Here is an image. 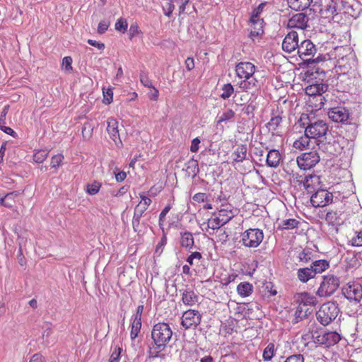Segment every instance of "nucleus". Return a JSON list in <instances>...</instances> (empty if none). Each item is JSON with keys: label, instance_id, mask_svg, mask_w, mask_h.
<instances>
[{"label": "nucleus", "instance_id": "obj_5", "mask_svg": "<svg viewBox=\"0 0 362 362\" xmlns=\"http://www.w3.org/2000/svg\"><path fill=\"white\" fill-rule=\"evenodd\" d=\"M243 245L246 247L256 248L264 239V233L259 228H249L241 234Z\"/></svg>", "mask_w": 362, "mask_h": 362}, {"label": "nucleus", "instance_id": "obj_7", "mask_svg": "<svg viewBox=\"0 0 362 362\" xmlns=\"http://www.w3.org/2000/svg\"><path fill=\"white\" fill-rule=\"evenodd\" d=\"M327 84L318 81H315V83H313L305 88V93L313 97V99L316 98V101H319V104H315V107L321 109L323 106L324 97L322 93L327 91Z\"/></svg>", "mask_w": 362, "mask_h": 362}, {"label": "nucleus", "instance_id": "obj_40", "mask_svg": "<svg viewBox=\"0 0 362 362\" xmlns=\"http://www.w3.org/2000/svg\"><path fill=\"white\" fill-rule=\"evenodd\" d=\"M329 267V262L325 259H320L313 262L311 269H313L315 274L321 273Z\"/></svg>", "mask_w": 362, "mask_h": 362}, {"label": "nucleus", "instance_id": "obj_64", "mask_svg": "<svg viewBox=\"0 0 362 362\" xmlns=\"http://www.w3.org/2000/svg\"><path fill=\"white\" fill-rule=\"evenodd\" d=\"M29 362H45V358L41 354H35L30 358Z\"/></svg>", "mask_w": 362, "mask_h": 362}, {"label": "nucleus", "instance_id": "obj_20", "mask_svg": "<svg viewBox=\"0 0 362 362\" xmlns=\"http://www.w3.org/2000/svg\"><path fill=\"white\" fill-rule=\"evenodd\" d=\"M295 300L301 306H315L317 304L316 296L308 292H300L295 295Z\"/></svg>", "mask_w": 362, "mask_h": 362}, {"label": "nucleus", "instance_id": "obj_32", "mask_svg": "<svg viewBox=\"0 0 362 362\" xmlns=\"http://www.w3.org/2000/svg\"><path fill=\"white\" fill-rule=\"evenodd\" d=\"M218 274V273L216 274V278L218 279V281L223 286H228L230 283L234 281L238 276V275L233 272L229 274L226 269H222L220 275Z\"/></svg>", "mask_w": 362, "mask_h": 362}, {"label": "nucleus", "instance_id": "obj_16", "mask_svg": "<svg viewBox=\"0 0 362 362\" xmlns=\"http://www.w3.org/2000/svg\"><path fill=\"white\" fill-rule=\"evenodd\" d=\"M298 47V35L297 32L292 30L284 37L282 42V49L288 53L297 49Z\"/></svg>", "mask_w": 362, "mask_h": 362}, {"label": "nucleus", "instance_id": "obj_54", "mask_svg": "<svg viewBox=\"0 0 362 362\" xmlns=\"http://www.w3.org/2000/svg\"><path fill=\"white\" fill-rule=\"evenodd\" d=\"M64 158V156L61 153L53 156L51 158V167L52 168H59L62 165Z\"/></svg>", "mask_w": 362, "mask_h": 362}, {"label": "nucleus", "instance_id": "obj_41", "mask_svg": "<svg viewBox=\"0 0 362 362\" xmlns=\"http://www.w3.org/2000/svg\"><path fill=\"white\" fill-rule=\"evenodd\" d=\"M312 252L309 250H302L299 251L296 256V259L299 264L308 263L312 259Z\"/></svg>", "mask_w": 362, "mask_h": 362}, {"label": "nucleus", "instance_id": "obj_4", "mask_svg": "<svg viewBox=\"0 0 362 362\" xmlns=\"http://www.w3.org/2000/svg\"><path fill=\"white\" fill-rule=\"evenodd\" d=\"M312 338L315 344L329 347L341 340V335L337 332L321 330L313 332Z\"/></svg>", "mask_w": 362, "mask_h": 362}, {"label": "nucleus", "instance_id": "obj_52", "mask_svg": "<svg viewBox=\"0 0 362 362\" xmlns=\"http://www.w3.org/2000/svg\"><path fill=\"white\" fill-rule=\"evenodd\" d=\"M170 209H171L170 204H168L167 206H165V208L162 210V211L160 212V214L159 215L158 224H159L160 228L162 229V230L163 232H164L163 226H164V223H165V216H166V214L170 210Z\"/></svg>", "mask_w": 362, "mask_h": 362}, {"label": "nucleus", "instance_id": "obj_9", "mask_svg": "<svg viewBox=\"0 0 362 362\" xmlns=\"http://www.w3.org/2000/svg\"><path fill=\"white\" fill-rule=\"evenodd\" d=\"M332 201V193L325 189H318L310 197V203L315 208L326 206Z\"/></svg>", "mask_w": 362, "mask_h": 362}, {"label": "nucleus", "instance_id": "obj_25", "mask_svg": "<svg viewBox=\"0 0 362 362\" xmlns=\"http://www.w3.org/2000/svg\"><path fill=\"white\" fill-rule=\"evenodd\" d=\"M341 214L337 210L329 211L325 216L327 224L332 226H339L342 223Z\"/></svg>", "mask_w": 362, "mask_h": 362}, {"label": "nucleus", "instance_id": "obj_44", "mask_svg": "<svg viewBox=\"0 0 362 362\" xmlns=\"http://www.w3.org/2000/svg\"><path fill=\"white\" fill-rule=\"evenodd\" d=\"M49 152L45 149L36 150L33 154V160L37 163H42L47 158Z\"/></svg>", "mask_w": 362, "mask_h": 362}, {"label": "nucleus", "instance_id": "obj_61", "mask_svg": "<svg viewBox=\"0 0 362 362\" xmlns=\"http://www.w3.org/2000/svg\"><path fill=\"white\" fill-rule=\"evenodd\" d=\"M109 26L110 22L108 21H102L98 24L97 31L99 34H103L108 29Z\"/></svg>", "mask_w": 362, "mask_h": 362}, {"label": "nucleus", "instance_id": "obj_45", "mask_svg": "<svg viewBox=\"0 0 362 362\" xmlns=\"http://www.w3.org/2000/svg\"><path fill=\"white\" fill-rule=\"evenodd\" d=\"M221 90L222 93L220 95V97L223 100H226L234 93V88L230 83H228L222 86Z\"/></svg>", "mask_w": 362, "mask_h": 362}, {"label": "nucleus", "instance_id": "obj_27", "mask_svg": "<svg viewBox=\"0 0 362 362\" xmlns=\"http://www.w3.org/2000/svg\"><path fill=\"white\" fill-rule=\"evenodd\" d=\"M180 244L182 247L191 250L194 245V240L192 233L185 231L180 233Z\"/></svg>", "mask_w": 362, "mask_h": 362}, {"label": "nucleus", "instance_id": "obj_21", "mask_svg": "<svg viewBox=\"0 0 362 362\" xmlns=\"http://www.w3.org/2000/svg\"><path fill=\"white\" fill-rule=\"evenodd\" d=\"M349 6L346 0H331L327 5V11L332 15H337L341 12H348Z\"/></svg>", "mask_w": 362, "mask_h": 362}, {"label": "nucleus", "instance_id": "obj_29", "mask_svg": "<svg viewBox=\"0 0 362 362\" xmlns=\"http://www.w3.org/2000/svg\"><path fill=\"white\" fill-rule=\"evenodd\" d=\"M224 224L221 223L220 218L218 217L215 213H214L211 217L208 219L206 231L209 235H212L215 230L219 229Z\"/></svg>", "mask_w": 362, "mask_h": 362}, {"label": "nucleus", "instance_id": "obj_46", "mask_svg": "<svg viewBox=\"0 0 362 362\" xmlns=\"http://www.w3.org/2000/svg\"><path fill=\"white\" fill-rule=\"evenodd\" d=\"M281 120V117L279 115L272 117L267 125L269 131L274 133L279 127Z\"/></svg>", "mask_w": 362, "mask_h": 362}, {"label": "nucleus", "instance_id": "obj_42", "mask_svg": "<svg viewBox=\"0 0 362 362\" xmlns=\"http://www.w3.org/2000/svg\"><path fill=\"white\" fill-rule=\"evenodd\" d=\"M276 353L275 345L269 343L263 351L262 358L264 361H270Z\"/></svg>", "mask_w": 362, "mask_h": 362}, {"label": "nucleus", "instance_id": "obj_50", "mask_svg": "<svg viewBox=\"0 0 362 362\" xmlns=\"http://www.w3.org/2000/svg\"><path fill=\"white\" fill-rule=\"evenodd\" d=\"M202 259V255L199 252H192L187 258V262L190 266H193L195 263L199 262Z\"/></svg>", "mask_w": 362, "mask_h": 362}, {"label": "nucleus", "instance_id": "obj_33", "mask_svg": "<svg viewBox=\"0 0 362 362\" xmlns=\"http://www.w3.org/2000/svg\"><path fill=\"white\" fill-rule=\"evenodd\" d=\"M310 138L311 137L305 132L304 135L300 136L293 142V146L300 151L308 148L310 146Z\"/></svg>", "mask_w": 362, "mask_h": 362}, {"label": "nucleus", "instance_id": "obj_8", "mask_svg": "<svg viewBox=\"0 0 362 362\" xmlns=\"http://www.w3.org/2000/svg\"><path fill=\"white\" fill-rule=\"evenodd\" d=\"M320 160V156L316 150L303 153L296 158L298 167L304 170H309L315 166Z\"/></svg>", "mask_w": 362, "mask_h": 362}, {"label": "nucleus", "instance_id": "obj_15", "mask_svg": "<svg viewBox=\"0 0 362 362\" xmlns=\"http://www.w3.org/2000/svg\"><path fill=\"white\" fill-rule=\"evenodd\" d=\"M315 51V46L310 40H304L300 44L298 43L297 52L303 61H308V63H310V59H308L306 57L313 56Z\"/></svg>", "mask_w": 362, "mask_h": 362}, {"label": "nucleus", "instance_id": "obj_3", "mask_svg": "<svg viewBox=\"0 0 362 362\" xmlns=\"http://www.w3.org/2000/svg\"><path fill=\"white\" fill-rule=\"evenodd\" d=\"M339 312L337 303L334 302H327L322 304L316 312L317 321L322 325H329L336 319Z\"/></svg>", "mask_w": 362, "mask_h": 362}, {"label": "nucleus", "instance_id": "obj_37", "mask_svg": "<svg viewBox=\"0 0 362 362\" xmlns=\"http://www.w3.org/2000/svg\"><path fill=\"white\" fill-rule=\"evenodd\" d=\"M307 74L308 76L311 78V79L318 78L320 81H323L324 78L325 77V71L320 66L315 65L313 66H310Z\"/></svg>", "mask_w": 362, "mask_h": 362}, {"label": "nucleus", "instance_id": "obj_24", "mask_svg": "<svg viewBox=\"0 0 362 362\" xmlns=\"http://www.w3.org/2000/svg\"><path fill=\"white\" fill-rule=\"evenodd\" d=\"M8 110H9V106L8 105H6L3 108V110H2L1 112V115H0V129L1 131H3L4 132H5L6 134L12 136L13 138H16L18 136L17 133L14 130H13L11 127H8L6 126V115L8 114Z\"/></svg>", "mask_w": 362, "mask_h": 362}, {"label": "nucleus", "instance_id": "obj_63", "mask_svg": "<svg viewBox=\"0 0 362 362\" xmlns=\"http://www.w3.org/2000/svg\"><path fill=\"white\" fill-rule=\"evenodd\" d=\"M200 142H201V141L198 137L194 139L192 141L191 146H190V151L192 153H197L199 151Z\"/></svg>", "mask_w": 362, "mask_h": 362}, {"label": "nucleus", "instance_id": "obj_26", "mask_svg": "<svg viewBox=\"0 0 362 362\" xmlns=\"http://www.w3.org/2000/svg\"><path fill=\"white\" fill-rule=\"evenodd\" d=\"M21 194L22 192L19 191H14L7 193L4 197H0V205L7 208H12L16 202V198Z\"/></svg>", "mask_w": 362, "mask_h": 362}, {"label": "nucleus", "instance_id": "obj_12", "mask_svg": "<svg viewBox=\"0 0 362 362\" xmlns=\"http://www.w3.org/2000/svg\"><path fill=\"white\" fill-rule=\"evenodd\" d=\"M181 325L186 329L197 327L201 322L202 315L198 310L189 309L183 313Z\"/></svg>", "mask_w": 362, "mask_h": 362}, {"label": "nucleus", "instance_id": "obj_39", "mask_svg": "<svg viewBox=\"0 0 362 362\" xmlns=\"http://www.w3.org/2000/svg\"><path fill=\"white\" fill-rule=\"evenodd\" d=\"M253 290L252 284L247 282L240 283L237 287L238 294L242 297L249 296Z\"/></svg>", "mask_w": 362, "mask_h": 362}, {"label": "nucleus", "instance_id": "obj_11", "mask_svg": "<svg viewBox=\"0 0 362 362\" xmlns=\"http://www.w3.org/2000/svg\"><path fill=\"white\" fill-rule=\"evenodd\" d=\"M342 292L350 301L359 302L362 299V286L357 281H350L344 286Z\"/></svg>", "mask_w": 362, "mask_h": 362}, {"label": "nucleus", "instance_id": "obj_49", "mask_svg": "<svg viewBox=\"0 0 362 362\" xmlns=\"http://www.w3.org/2000/svg\"><path fill=\"white\" fill-rule=\"evenodd\" d=\"M128 27V23L127 21L125 18H119L115 25V28L117 31L121 32L122 33H124Z\"/></svg>", "mask_w": 362, "mask_h": 362}, {"label": "nucleus", "instance_id": "obj_22", "mask_svg": "<svg viewBox=\"0 0 362 362\" xmlns=\"http://www.w3.org/2000/svg\"><path fill=\"white\" fill-rule=\"evenodd\" d=\"M220 218L221 223L224 225L228 223L234 216L233 206L228 203L222 204L215 213Z\"/></svg>", "mask_w": 362, "mask_h": 362}, {"label": "nucleus", "instance_id": "obj_30", "mask_svg": "<svg viewBox=\"0 0 362 362\" xmlns=\"http://www.w3.org/2000/svg\"><path fill=\"white\" fill-rule=\"evenodd\" d=\"M139 197L141 198V201L136 206L134 213L138 216H143V214L147 210L152 201L150 198L144 194H140Z\"/></svg>", "mask_w": 362, "mask_h": 362}, {"label": "nucleus", "instance_id": "obj_1", "mask_svg": "<svg viewBox=\"0 0 362 362\" xmlns=\"http://www.w3.org/2000/svg\"><path fill=\"white\" fill-rule=\"evenodd\" d=\"M257 67L250 62H240L235 64V74L239 79L238 87L243 91L250 93L259 88V81L255 74Z\"/></svg>", "mask_w": 362, "mask_h": 362}, {"label": "nucleus", "instance_id": "obj_57", "mask_svg": "<svg viewBox=\"0 0 362 362\" xmlns=\"http://www.w3.org/2000/svg\"><path fill=\"white\" fill-rule=\"evenodd\" d=\"M113 100V91L112 89L108 88L103 90V103L106 105L110 104Z\"/></svg>", "mask_w": 362, "mask_h": 362}, {"label": "nucleus", "instance_id": "obj_59", "mask_svg": "<svg viewBox=\"0 0 362 362\" xmlns=\"http://www.w3.org/2000/svg\"><path fill=\"white\" fill-rule=\"evenodd\" d=\"M72 58L71 57H64L62 63V67L66 71L70 72L72 71Z\"/></svg>", "mask_w": 362, "mask_h": 362}, {"label": "nucleus", "instance_id": "obj_13", "mask_svg": "<svg viewBox=\"0 0 362 362\" xmlns=\"http://www.w3.org/2000/svg\"><path fill=\"white\" fill-rule=\"evenodd\" d=\"M305 131L311 138L318 139L327 134L328 125L323 120H317L309 124Z\"/></svg>", "mask_w": 362, "mask_h": 362}, {"label": "nucleus", "instance_id": "obj_17", "mask_svg": "<svg viewBox=\"0 0 362 362\" xmlns=\"http://www.w3.org/2000/svg\"><path fill=\"white\" fill-rule=\"evenodd\" d=\"M250 38L255 41L258 40L264 34V20L263 18H255L252 19V17L250 18Z\"/></svg>", "mask_w": 362, "mask_h": 362}, {"label": "nucleus", "instance_id": "obj_56", "mask_svg": "<svg viewBox=\"0 0 362 362\" xmlns=\"http://www.w3.org/2000/svg\"><path fill=\"white\" fill-rule=\"evenodd\" d=\"M192 199L197 203H203L205 202H209V195L206 193L198 192L196 193L193 197Z\"/></svg>", "mask_w": 362, "mask_h": 362}, {"label": "nucleus", "instance_id": "obj_18", "mask_svg": "<svg viewBox=\"0 0 362 362\" xmlns=\"http://www.w3.org/2000/svg\"><path fill=\"white\" fill-rule=\"evenodd\" d=\"M329 117L335 122H344L349 117V111L342 107L331 108L328 112Z\"/></svg>", "mask_w": 362, "mask_h": 362}, {"label": "nucleus", "instance_id": "obj_48", "mask_svg": "<svg viewBox=\"0 0 362 362\" xmlns=\"http://www.w3.org/2000/svg\"><path fill=\"white\" fill-rule=\"evenodd\" d=\"M123 349L122 347L115 346L114 347L110 357L109 358V362H119L120 357L122 356V353Z\"/></svg>", "mask_w": 362, "mask_h": 362}, {"label": "nucleus", "instance_id": "obj_14", "mask_svg": "<svg viewBox=\"0 0 362 362\" xmlns=\"http://www.w3.org/2000/svg\"><path fill=\"white\" fill-rule=\"evenodd\" d=\"M298 181L303 185L308 192H313L317 189H318L322 184L320 176L316 174L308 175L301 180Z\"/></svg>", "mask_w": 362, "mask_h": 362}, {"label": "nucleus", "instance_id": "obj_19", "mask_svg": "<svg viewBox=\"0 0 362 362\" xmlns=\"http://www.w3.org/2000/svg\"><path fill=\"white\" fill-rule=\"evenodd\" d=\"M308 21V16L303 13H299L293 15L291 18H289L287 26L289 28L304 30L307 27Z\"/></svg>", "mask_w": 362, "mask_h": 362}, {"label": "nucleus", "instance_id": "obj_58", "mask_svg": "<svg viewBox=\"0 0 362 362\" xmlns=\"http://www.w3.org/2000/svg\"><path fill=\"white\" fill-rule=\"evenodd\" d=\"M167 244V237L165 234H163V237L161 238L160 242L157 244L156 247V253L160 255L163 251V249Z\"/></svg>", "mask_w": 362, "mask_h": 362}, {"label": "nucleus", "instance_id": "obj_23", "mask_svg": "<svg viewBox=\"0 0 362 362\" xmlns=\"http://www.w3.org/2000/svg\"><path fill=\"white\" fill-rule=\"evenodd\" d=\"M354 86V79L346 74H341L337 78V86L341 92H348Z\"/></svg>", "mask_w": 362, "mask_h": 362}, {"label": "nucleus", "instance_id": "obj_35", "mask_svg": "<svg viewBox=\"0 0 362 362\" xmlns=\"http://www.w3.org/2000/svg\"><path fill=\"white\" fill-rule=\"evenodd\" d=\"M312 0H288L291 8L295 11H303L308 8Z\"/></svg>", "mask_w": 362, "mask_h": 362}, {"label": "nucleus", "instance_id": "obj_2", "mask_svg": "<svg viewBox=\"0 0 362 362\" xmlns=\"http://www.w3.org/2000/svg\"><path fill=\"white\" fill-rule=\"evenodd\" d=\"M173 336V331L170 325L165 322L156 324L151 331V338L154 342L153 349L155 351L154 356L164 351Z\"/></svg>", "mask_w": 362, "mask_h": 362}, {"label": "nucleus", "instance_id": "obj_38", "mask_svg": "<svg viewBox=\"0 0 362 362\" xmlns=\"http://www.w3.org/2000/svg\"><path fill=\"white\" fill-rule=\"evenodd\" d=\"M315 275V272L311 268L300 269L298 272V277L299 280L304 283L313 278Z\"/></svg>", "mask_w": 362, "mask_h": 362}, {"label": "nucleus", "instance_id": "obj_28", "mask_svg": "<svg viewBox=\"0 0 362 362\" xmlns=\"http://www.w3.org/2000/svg\"><path fill=\"white\" fill-rule=\"evenodd\" d=\"M247 146L245 144L238 145L233 152L231 153V158L233 162H243L247 156Z\"/></svg>", "mask_w": 362, "mask_h": 362}, {"label": "nucleus", "instance_id": "obj_55", "mask_svg": "<svg viewBox=\"0 0 362 362\" xmlns=\"http://www.w3.org/2000/svg\"><path fill=\"white\" fill-rule=\"evenodd\" d=\"M351 243L354 247H362V229L356 233V235L351 239Z\"/></svg>", "mask_w": 362, "mask_h": 362}, {"label": "nucleus", "instance_id": "obj_62", "mask_svg": "<svg viewBox=\"0 0 362 362\" xmlns=\"http://www.w3.org/2000/svg\"><path fill=\"white\" fill-rule=\"evenodd\" d=\"M284 362H305V359L301 354H293L287 357Z\"/></svg>", "mask_w": 362, "mask_h": 362}, {"label": "nucleus", "instance_id": "obj_34", "mask_svg": "<svg viewBox=\"0 0 362 362\" xmlns=\"http://www.w3.org/2000/svg\"><path fill=\"white\" fill-rule=\"evenodd\" d=\"M198 296L193 291L186 290L182 293V300L186 305L192 306L198 302Z\"/></svg>", "mask_w": 362, "mask_h": 362}, {"label": "nucleus", "instance_id": "obj_60", "mask_svg": "<svg viewBox=\"0 0 362 362\" xmlns=\"http://www.w3.org/2000/svg\"><path fill=\"white\" fill-rule=\"evenodd\" d=\"M265 3H261L256 8H255L251 14L250 17H252V19L255 18H262L261 17L262 12L263 11V8L265 6Z\"/></svg>", "mask_w": 362, "mask_h": 362}, {"label": "nucleus", "instance_id": "obj_6", "mask_svg": "<svg viewBox=\"0 0 362 362\" xmlns=\"http://www.w3.org/2000/svg\"><path fill=\"white\" fill-rule=\"evenodd\" d=\"M339 286V278L333 275L325 276L316 293L320 297H329L337 290Z\"/></svg>", "mask_w": 362, "mask_h": 362}, {"label": "nucleus", "instance_id": "obj_43", "mask_svg": "<svg viewBox=\"0 0 362 362\" xmlns=\"http://www.w3.org/2000/svg\"><path fill=\"white\" fill-rule=\"evenodd\" d=\"M141 329V321L133 320L132 322V327L130 332V338L132 340H134L139 335Z\"/></svg>", "mask_w": 362, "mask_h": 362}, {"label": "nucleus", "instance_id": "obj_31", "mask_svg": "<svg viewBox=\"0 0 362 362\" xmlns=\"http://www.w3.org/2000/svg\"><path fill=\"white\" fill-rule=\"evenodd\" d=\"M281 156L279 151L270 150L267 155V165L271 168H276L279 165Z\"/></svg>", "mask_w": 362, "mask_h": 362}, {"label": "nucleus", "instance_id": "obj_10", "mask_svg": "<svg viewBox=\"0 0 362 362\" xmlns=\"http://www.w3.org/2000/svg\"><path fill=\"white\" fill-rule=\"evenodd\" d=\"M105 124L109 138L114 141L118 148H121L122 146V141L119 135L118 120L113 117H110L105 122Z\"/></svg>", "mask_w": 362, "mask_h": 362}, {"label": "nucleus", "instance_id": "obj_47", "mask_svg": "<svg viewBox=\"0 0 362 362\" xmlns=\"http://www.w3.org/2000/svg\"><path fill=\"white\" fill-rule=\"evenodd\" d=\"M235 117V112L232 110L231 109H228L226 111L222 113L221 115H220L218 117L217 123L221 124L222 122H226L227 121L230 120Z\"/></svg>", "mask_w": 362, "mask_h": 362}, {"label": "nucleus", "instance_id": "obj_53", "mask_svg": "<svg viewBox=\"0 0 362 362\" xmlns=\"http://www.w3.org/2000/svg\"><path fill=\"white\" fill-rule=\"evenodd\" d=\"M163 9L164 14L168 17H170L175 9V5L173 4V1L168 0L163 6Z\"/></svg>", "mask_w": 362, "mask_h": 362}, {"label": "nucleus", "instance_id": "obj_36", "mask_svg": "<svg viewBox=\"0 0 362 362\" xmlns=\"http://www.w3.org/2000/svg\"><path fill=\"white\" fill-rule=\"evenodd\" d=\"M300 224V222L296 218H287L279 223L277 228L279 230H288L298 228Z\"/></svg>", "mask_w": 362, "mask_h": 362}, {"label": "nucleus", "instance_id": "obj_51", "mask_svg": "<svg viewBox=\"0 0 362 362\" xmlns=\"http://www.w3.org/2000/svg\"><path fill=\"white\" fill-rule=\"evenodd\" d=\"M142 34L141 30L139 28L137 23L131 24L129 29V37L132 40L134 37L139 36Z\"/></svg>", "mask_w": 362, "mask_h": 362}]
</instances>
